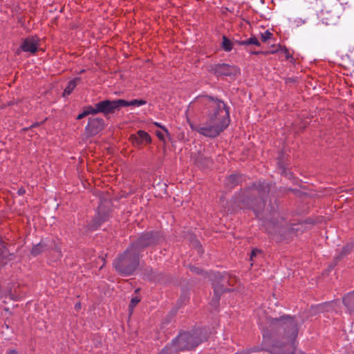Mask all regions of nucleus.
<instances>
[{
	"instance_id": "f257e3e1",
	"label": "nucleus",
	"mask_w": 354,
	"mask_h": 354,
	"mask_svg": "<svg viewBox=\"0 0 354 354\" xmlns=\"http://www.w3.org/2000/svg\"><path fill=\"white\" fill-rule=\"evenodd\" d=\"M263 328L262 348L270 354H295V342L299 333L298 322L295 317L283 315L268 318Z\"/></svg>"
},
{
	"instance_id": "f03ea898",
	"label": "nucleus",
	"mask_w": 354,
	"mask_h": 354,
	"mask_svg": "<svg viewBox=\"0 0 354 354\" xmlns=\"http://www.w3.org/2000/svg\"><path fill=\"white\" fill-rule=\"evenodd\" d=\"M192 109H207L206 112H202L207 115L206 120L203 124H193L189 123L192 130L204 136L216 138L230 124L229 108L222 100L218 98L209 95H199L189 104L188 111Z\"/></svg>"
},
{
	"instance_id": "7ed1b4c3",
	"label": "nucleus",
	"mask_w": 354,
	"mask_h": 354,
	"mask_svg": "<svg viewBox=\"0 0 354 354\" xmlns=\"http://www.w3.org/2000/svg\"><path fill=\"white\" fill-rule=\"evenodd\" d=\"M270 185L264 181L252 183L246 189L240 198H236L235 203L241 209H252L256 216L260 218L266 204L264 197L270 192Z\"/></svg>"
},
{
	"instance_id": "20e7f679",
	"label": "nucleus",
	"mask_w": 354,
	"mask_h": 354,
	"mask_svg": "<svg viewBox=\"0 0 354 354\" xmlns=\"http://www.w3.org/2000/svg\"><path fill=\"white\" fill-rule=\"evenodd\" d=\"M140 257V254L129 245L115 259L113 266L120 274L130 276L138 268Z\"/></svg>"
},
{
	"instance_id": "39448f33",
	"label": "nucleus",
	"mask_w": 354,
	"mask_h": 354,
	"mask_svg": "<svg viewBox=\"0 0 354 354\" xmlns=\"http://www.w3.org/2000/svg\"><path fill=\"white\" fill-rule=\"evenodd\" d=\"M212 281L214 295L212 298V302L218 304L220 297L225 292L232 291L229 286H234L237 283V279L235 276L227 272L213 273L210 276Z\"/></svg>"
},
{
	"instance_id": "423d86ee",
	"label": "nucleus",
	"mask_w": 354,
	"mask_h": 354,
	"mask_svg": "<svg viewBox=\"0 0 354 354\" xmlns=\"http://www.w3.org/2000/svg\"><path fill=\"white\" fill-rule=\"evenodd\" d=\"M165 241L163 233L160 230H150L141 233L129 245L139 254L145 248H154Z\"/></svg>"
},
{
	"instance_id": "0eeeda50",
	"label": "nucleus",
	"mask_w": 354,
	"mask_h": 354,
	"mask_svg": "<svg viewBox=\"0 0 354 354\" xmlns=\"http://www.w3.org/2000/svg\"><path fill=\"white\" fill-rule=\"evenodd\" d=\"M201 330L193 332H182L171 342L176 352L192 350L198 346L201 342Z\"/></svg>"
},
{
	"instance_id": "6e6552de",
	"label": "nucleus",
	"mask_w": 354,
	"mask_h": 354,
	"mask_svg": "<svg viewBox=\"0 0 354 354\" xmlns=\"http://www.w3.org/2000/svg\"><path fill=\"white\" fill-rule=\"evenodd\" d=\"M270 212H273L271 218H266L263 221V226L266 232L273 236H279L277 239H281V237L289 231V227L287 221L280 216V214L275 212L274 207L271 206L268 210Z\"/></svg>"
},
{
	"instance_id": "1a4fd4ad",
	"label": "nucleus",
	"mask_w": 354,
	"mask_h": 354,
	"mask_svg": "<svg viewBox=\"0 0 354 354\" xmlns=\"http://www.w3.org/2000/svg\"><path fill=\"white\" fill-rule=\"evenodd\" d=\"M98 113L107 116L113 114L121 109L120 99L115 100H104L97 103Z\"/></svg>"
},
{
	"instance_id": "9d476101",
	"label": "nucleus",
	"mask_w": 354,
	"mask_h": 354,
	"mask_svg": "<svg viewBox=\"0 0 354 354\" xmlns=\"http://www.w3.org/2000/svg\"><path fill=\"white\" fill-rule=\"evenodd\" d=\"M207 70L216 76H231L236 74L237 68L227 64H218L209 65Z\"/></svg>"
},
{
	"instance_id": "9b49d317",
	"label": "nucleus",
	"mask_w": 354,
	"mask_h": 354,
	"mask_svg": "<svg viewBox=\"0 0 354 354\" xmlns=\"http://www.w3.org/2000/svg\"><path fill=\"white\" fill-rule=\"evenodd\" d=\"M110 217V210L104 205H100L97 208V214L95 215L90 225V228L96 230L102 223L106 221Z\"/></svg>"
},
{
	"instance_id": "f8f14e48",
	"label": "nucleus",
	"mask_w": 354,
	"mask_h": 354,
	"mask_svg": "<svg viewBox=\"0 0 354 354\" xmlns=\"http://www.w3.org/2000/svg\"><path fill=\"white\" fill-rule=\"evenodd\" d=\"M104 127V121L101 118H90L85 128L86 133L93 136L100 133Z\"/></svg>"
},
{
	"instance_id": "ddd939ff",
	"label": "nucleus",
	"mask_w": 354,
	"mask_h": 354,
	"mask_svg": "<svg viewBox=\"0 0 354 354\" xmlns=\"http://www.w3.org/2000/svg\"><path fill=\"white\" fill-rule=\"evenodd\" d=\"M129 140L134 147H140L151 142V136L143 130H139L135 134H131Z\"/></svg>"
},
{
	"instance_id": "4468645a",
	"label": "nucleus",
	"mask_w": 354,
	"mask_h": 354,
	"mask_svg": "<svg viewBox=\"0 0 354 354\" xmlns=\"http://www.w3.org/2000/svg\"><path fill=\"white\" fill-rule=\"evenodd\" d=\"M39 40L34 37H28L25 39L21 45V48L24 52H30L35 54L39 48Z\"/></svg>"
},
{
	"instance_id": "2eb2a0df",
	"label": "nucleus",
	"mask_w": 354,
	"mask_h": 354,
	"mask_svg": "<svg viewBox=\"0 0 354 354\" xmlns=\"http://www.w3.org/2000/svg\"><path fill=\"white\" fill-rule=\"evenodd\" d=\"M15 258L14 254L10 253L6 248L5 243L0 241V260L1 261H11Z\"/></svg>"
},
{
	"instance_id": "dca6fc26",
	"label": "nucleus",
	"mask_w": 354,
	"mask_h": 354,
	"mask_svg": "<svg viewBox=\"0 0 354 354\" xmlns=\"http://www.w3.org/2000/svg\"><path fill=\"white\" fill-rule=\"evenodd\" d=\"M241 181V176L239 174H232L227 176L225 181L226 187L233 188L238 185Z\"/></svg>"
},
{
	"instance_id": "f3484780",
	"label": "nucleus",
	"mask_w": 354,
	"mask_h": 354,
	"mask_svg": "<svg viewBox=\"0 0 354 354\" xmlns=\"http://www.w3.org/2000/svg\"><path fill=\"white\" fill-rule=\"evenodd\" d=\"M343 303L350 311L354 312V291L343 297Z\"/></svg>"
},
{
	"instance_id": "a211bd4d",
	"label": "nucleus",
	"mask_w": 354,
	"mask_h": 354,
	"mask_svg": "<svg viewBox=\"0 0 354 354\" xmlns=\"http://www.w3.org/2000/svg\"><path fill=\"white\" fill-rule=\"evenodd\" d=\"M120 106L122 107L133 106H139L147 104V102L143 100H133L131 101H127L123 99H120Z\"/></svg>"
},
{
	"instance_id": "6ab92c4d",
	"label": "nucleus",
	"mask_w": 354,
	"mask_h": 354,
	"mask_svg": "<svg viewBox=\"0 0 354 354\" xmlns=\"http://www.w3.org/2000/svg\"><path fill=\"white\" fill-rule=\"evenodd\" d=\"M80 80H81V78L78 77H75L73 80L69 81L67 86L64 89L63 95L65 96V95H70L73 92V91L75 89V88L76 87L77 82H80Z\"/></svg>"
},
{
	"instance_id": "aec40b11",
	"label": "nucleus",
	"mask_w": 354,
	"mask_h": 354,
	"mask_svg": "<svg viewBox=\"0 0 354 354\" xmlns=\"http://www.w3.org/2000/svg\"><path fill=\"white\" fill-rule=\"evenodd\" d=\"M46 250V245L42 243H39L33 245L31 249L30 253L33 257H37Z\"/></svg>"
},
{
	"instance_id": "412c9836",
	"label": "nucleus",
	"mask_w": 354,
	"mask_h": 354,
	"mask_svg": "<svg viewBox=\"0 0 354 354\" xmlns=\"http://www.w3.org/2000/svg\"><path fill=\"white\" fill-rule=\"evenodd\" d=\"M234 43L226 36L223 35L222 37L221 48L225 52H230L232 50Z\"/></svg>"
},
{
	"instance_id": "4be33fe9",
	"label": "nucleus",
	"mask_w": 354,
	"mask_h": 354,
	"mask_svg": "<svg viewBox=\"0 0 354 354\" xmlns=\"http://www.w3.org/2000/svg\"><path fill=\"white\" fill-rule=\"evenodd\" d=\"M242 44H245V46L254 45L256 46L260 47L261 43L258 40V39L255 36H252L250 38L244 40L243 42H241Z\"/></svg>"
},
{
	"instance_id": "5701e85b",
	"label": "nucleus",
	"mask_w": 354,
	"mask_h": 354,
	"mask_svg": "<svg viewBox=\"0 0 354 354\" xmlns=\"http://www.w3.org/2000/svg\"><path fill=\"white\" fill-rule=\"evenodd\" d=\"M177 353L171 343L167 344L163 348H162L157 354H172Z\"/></svg>"
},
{
	"instance_id": "b1692460",
	"label": "nucleus",
	"mask_w": 354,
	"mask_h": 354,
	"mask_svg": "<svg viewBox=\"0 0 354 354\" xmlns=\"http://www.w3.org/2000/svg\"><path fill=\"white\" fill-rule=\"evenodd\" d=\"M281 48V46H279L278 48L274 49V50H250V53L251 54H253V55H259V54H262V55H268V54H274L275 53H277L278 50H279V48Z\"/></svg>"
},
{
	"instance_id": "393cba45",
	"label": "nucleus",
	"mask_w": 354,
	"mask_h": 354,
	"mask_svg": "<svg viewBox=\"0 0 354 354\" xmlns=\"http://www.w3.org/2000/svg\"><path fill=\"white\" fill-rule=\"evenodd\" d=\"M281 48V46H279L278 48L274 49V50H250V53L251 54H253V55H259V54H262V55H268V54H274L275 53H277L278 50H279V48Z\"/></svg>"
},
{
	"instance_id": "a878e982",
	"label": "nucleus",
	"mask_w": 354,
	"mask_h": 354,
	"mask_svg": "<svg viewBox=\"0 0 354 354\" xmlns=\"http://www.w3.org/2000/svg\"><path fill=\"white\" fill-rule=\"evenodd\" d=\"M353 248V245H347L345 247H344L341 251V252L339 254V255L337 257V259H341L344 256L350 253Z\"/></svg>"
},
{
	"instance_id": "bb28decb",
	"label": "nucleus",
	"mask_w": 354,
	"mask_h": 354,
	"mask_svg": "<svg viewBox=\"0 0 354 354\" xmlns=\"http://www.w3.org/2000/svg\"><path fill=\"white\" fill-rule=\"evenodd\" d=\"M84 110L85 111L86 113H88V115L89 114L95 115V114L99 113L97 103L95 104L94 106H88L85 107Z\"/></svg>"
},
{
	"instance_id": "cd10ccee",
	"label": "nucleus",
	"mask_w": 354,
	"mask_h": 354,
	"mask_svg": "<svg viewBox=\"0 0 354 354\" xmlns=\"http://www.w3.org/2000/svg\"><path fill=\"white\" fill-rule=\"evenodd\" d=\"M329 15H330V12H324L323 10L321 11V17H322V22L323 24H325L326 26H328L329 24Z\"/></svg>"
},
{
	"instance_id": "c85d7f7f",
	"label": "nucleus",
	"mask_w": 354,
	"mask_h": 354,
	"mask_svg": "<svg viewBox=\"0 0 354 354\" xmlns=\"http://www.w3.org/2000/svg\"><path fill=\"white\" fill-rule=\"evenodd\" d=\"M272 33H271L269 30H266L263 33H261V39L263 42H267L272 38Z\"/></svg>"
},
{
	"instance_id": "c756f323",
	"label": "nucleus",
	"mask_w": 354,
	"mask_h": 354,
	"mask_svg": "<svg viewBox=\"0 0 354 354\" xmlns=\"http://www.w3.org/2000/svg\"><path fill=\"white\" fill-rule=\"evenodd\" d=\"M279 169L281 170V174L288 178H291L292 177V173L290 171H288L286 169L281 165V164L279 165Z\"/></svg>"
},
{
	"instance_id": "7c9ffc66",
	"label": "nucleus",
	"mask_w": 354,
	"mask_h": 354,
	"mask_svg": "<svg viewBox=\"0 0 354 354\" xmlns=\"http://www.w3.org/2000/svg\"><path fill=\"white\" fill-rule=\"evenodd\" d=\"M262 253V251L259 249H257V248H254L252 250L251 252V254H250V261H254V258L259 255V254H261Z\"/></svg>"
},
{
	"instance_id": "2f4dec72",
	"label": "nucleus",
	"mask_w": 354,
	"mask_h": 354,
	"mask_svg": "<svg viewBox=\"0 0 354 354\" xmlns=\"http://www.w3.org/2000/svg\"><path fill=\"white\" fill-rule=\"evenodd\" d=\"M140 301V299L138 297H134L131 300V304L129 307L131 308H134Z\"/></svg>"
},
{
	"instance_id": "473e14b6",
	"label": "nucleus",
	"mask_w": 354,
	"mask_h": 354,
	"mask_svg": "<svg viewBox=\"0 0 354 354\" xmlns=\"http://www.w3.org/2000/svg\"><path fill=\"white\" fill-rule=\"evenodd\" d=\"M54 250L59 254V256H62V249L61 246L58 243L54 244Z\"/></svg>"
},
{
	"instance_id": "72a5a7b5",
	"label": "nucleus",
	"mask_w": 354,
	"mask_h": 354,
	"mask_svg": "<svg viewBox=\"0 0 354 354\" xmlns=\"http://www.w3.org/2000/svg\"><path fill=\"white\" fill-rule=\"evenodd\" d=\"M189 270H190L191 272H195V273H197V274H201L202 272L201 269H199L198 268H196L195 266H189Z\"/></svg>"
},
{
	"instance_id": "f704fd0d",
	"label": "nucleus",
	"mask_w": 354,
	"mask_h": 354,
	"mask_svg": "<svg viewBox=\"0 0 354 354\" xmlns=\"http://www.w3.org/2000/svg\"><path fill=\"white\" fill-rule=\"evenodd\" d=\"M156 135L159 138L160 140L165 141V137L162 132L157 131L156 132Z\"/></svg>"
},
{
	"instance_id": "c9c22d12",
	"label": "nucleus",
	"mask_w": 354,
	"mask_h": 354,
	"mask_svg": "<svg viewBox=\"0 0 354 354\" xmlns=\"http://www.w3.org/2000/svg\"><path fill=\"white\" fill-rule=\"evenodd\" d=\"M87 115H88V113H86L85 111L84 110L82 113H80L77 115V120H82V118H85Z\"/></svg>"
},
{
	"instance_id": "e433bc0d",
	"label": "nucleus",
	"mask_w": 354,
	"mask_h": 354,
	"mask_svg": "<svg viewBox=\"0 0 354 354\" xmlns=\"http://www.w3.org/2000/svg\"><path fill=\"white\" fill-rule=\"evenodd\" d=\"M284 53L286 54V59H290V58H292V55H290L288 50L286 48H284L283 49Z\"/></svg>"
},
{
	"instance_id": "4c0bfd02",
	"label": "nucleus",
	"mask_w": 354,
	"mask_h": 354,
	"mask_svg": "<svg viewBox=\"0 0 354 354\" xmlns=\"http://www.w3.org/2000/svg\"><path fill=\"white\" fill-rule=\"evenodd\" d=\"M154 125H156V127L162 129L165 132H166L167 133H169L167 129L162 125H161L160 123L158 122H154Z\"/></svg>"
},
{
	"instance_id": "58836bf2",
	"label": "nucleus",
	"mask_w": 354,
	"mask_h": 354,
	"mask_svg": "<svg viewBox=\"0 0 354 354\" xmlns=\"http://www.w3.org/2000/svg\"><path fill=\"white\" fill-rule=\"evenodd\" d=\"M26 193V189L24 188V187H21L20 189H19V190L17 191V194L19 195V196H22L24 194H25Z\"/></svg>"
},
{
	"instance_id": "ea45409f",
	"label": "nucleus",
	"mask_w": 354,
	"mask_h": 354,
	"mask_svg": "<svg viewBox=\"0 0 354 354\" xmlns=\"http://www.w3.org/2000/svg\"><path fill=\"white\" fill-rule=\"evenodd\" d=\"M75 309L76 310H80L81 309V303L80 302H77L75 305Z\"/></svg>"
},
{
	"instance_id": "a19ab883",
	"label": "nucleus",
	"mask_w": 354,
	"mask_h": 354,
	"mask_svg": "<svg viewBox=\"0 0 354 354\" xmlns=\"http://www.w3.org/2000/svg\"><path fill=\"white\" fill-rule=\"evenodd\" d=\"M244 40L243 41H239V40H234L233 41L234 44H239V45H241V46H245V44H242L241 42H243Z\"/></svg>"
},
{
	"instance_id": "79ce46f5",
	"label": "nucleus",
	"mask_w": 354,
	"mask_h": 354,
	"mask_svg": "<svg viewBox=\"0 0 354 354\" xmlns=\"http://www.w3.org/2000/svg\"><path fill=\"white\" fill-rule=\"evenodd\" d=\"M8 354H18V352L15 349L9 350Z\"/></svg>"
},
{
	"instance_id": "37998d69",
	"label": "nucleus",
	"mask_w": 354,
	"mask_h": 354,
	"mask_svg": "<svg viewBox=\"0 0 354 354\" xmlns=\"http://www.w3.org/2000/svg\"><path fill=\"white\" fill-rule=\"evenodd\" d=\"M39 124L40 123H39V122H35L33 124H32L30 128H33V127H38L39 125Z\"/></svg>"
},
{
	"instance_id": "c03bdc74",
	"label": "nucleus",
	"mask_w": 354,
	"mask_h": 354,
	"mask_svg": "<svg viewBox=\"0 0 354 354\" xmlns=\"http://www.w3.org/2000/svg\"><path fill=\"white\" fill-rule=\"evenodd\" d=\"M294 82H295V80L293 79H290V78L287 79V80L286 81V83Z\"/></svg>"
},
{
	"instance_id": "a18cd8bd",
	"label": "nucleus",
	"mask_w": 354,
	"mask_h": 354,
	"mask_svg": "<svg viewBox=\"0 0 354 354\" xmlns=\"http://www.w3.org/2000/svg\"><path fill=\"white\" fill-rule=\"evenodd\" d=\"M84 70H82V71H80V73H84Z\"/></svg>"
}]
</instances>
